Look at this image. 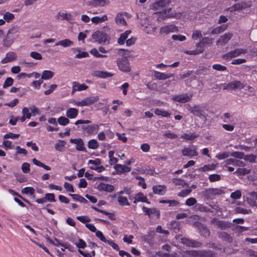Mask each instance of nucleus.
Wrapping results in <instances>:
<instances>
[{
    "label": "nucleus",
    "instance_id": "nucleus-32",
    "mask_svg": "<svg viewBox=\"0 0 257 257\" xmlns=\"http://www.w3.org/2000/svg\"><path fill=\"white\" fill-rule=\"evenodd\" d=\"M210 68V66H208V67L204 66H199L196 70V74L197 75H206L208 74Z\"/></svg>",
    "mask_w": 257,
    "mask_h": 257
},
{
    "label": "nucleus",
    "instance_id": "nucleus-39",
    "mask_svg": "<svg viewBox=\"0 0 257 257\" xmlns=\"http://www.w3.org/2000/svg\"><path fill=\"white\" fill-rule=\"evenodd\" d=\"M22 193L25 194H30V195L35 197V190L32 187H26L23 188L22 190Z\"/></svg>",
    "mask_w": 257,
    "mask_h": 257
},
{
    "label": "nucleus",
    "instance_id": "nucleus-29",
    "mask_svg": "<svg viewBox=\"0 0 257 257\" xmlns=\"http://www.w3.org/2000/svg\"><path fill=\"white\" fill-rule=\"evenodd\" d=\"M131 33V30H126L123 33H122L120 37L118 39L117 43L119 45L124 44L125 41L128 37V36Z\"/></svg>",
    "mask_w": 257,
    "mask_h": 257
},
{
    "label": "nucleus",
    "instance_id": "nucleus-43",
    "mask_svg": "<svg viewBox=\"0 0 257 257\" xmlns=\"http://www.w3.org/2000/svg\"><path fill=\"white\" fill-rule=\"evenodd\" d=\"M204 51V48H197L196 49L192 51L186 50L184 52V53L188 55H196L203 53Z\"/></svg>",
    "mask_w": 257,
    "mask_h": 257
},
{
    "label": "nucleus",
    "instance_id": "nucleus-46",
    "mask_svg": "<svg viewBox=\"0 0 257 257\" xmlns=\"http://www.w3.org/2000/svg\"><path fill=\"white\" fill-rule=\"evenodd\" d=\"M117 201L121 206H124V205H130V203L128 202L127 199L126 197L119 196L117 197Z\"/></svg>",
    "mask_w": 257,
    "mask_h": 257
},
{
    "label": "nucleus",
    "instance_id": "nucleus-25",
    "mask_svg": "<svg viewBox=\"0 0 257 257\" xmlns=\"http://www.w3.org/2000/svg\"><path fill=\"white\" fill-rule=\"evenodd\" d=\"M99 130V125L97 124H92L87 125L85 133L88 135L96 134Z\"/></svg>",
    "mask_w": 257,
    "mask_h": 257
},
{
    "label": "nucleus",
    "instance_id": "nucleus-61",
    "mask_svg": "<svg viewBox=\"0 0 257 257\" xmlns=\"http://www.w3.org/2000/svg\"><path fill=\"white\" fill-rule=\"evenodd\" d=\"M172 38L175 41H184L186 38L185 36L182 35H173Z\"/></svg>",
    "mask_w": 257,
    "mask_h": 257
},
{
    "label": "nucleus",
    "instance_id": "nucleus-47",
    "mask_svg": "<svg viewBox=\"0 0 257 257\" xmlns=\"http://www.w3.org/2000/svg\"><path fill=\"white\" fill-rule=\"evenodd\" d=\"M32 162L35 165H36L39 167H42L46 170H51V168L49 166L45 165L44 164H43L42 162H41L40 161L37 160L35 158H34L32 160Z\"/></svg>",
    "mask_w": 257,
    "mask_h": 257
},
{
    "label": "nucleus",
    "instance_id": "nucleus-22",
    "mask_svg": "<svg viewBox=\"0 0 257 257\" xmlns=\"http://www.w3.org/2000/svg\"><path fill=\"white\" fill-rule=\"evenodd\" d=\"M15 37L9 34H7L3 40V44L7 47H10L14 42Z\"/></svg>",
    "mask_w": 257,
    "mask_h": 257
},
{
    "label": "nucleus",
    "instance_id": "nucleus-58",
    "mask_svg": "<svg viewBox=\"0 0 257 257\" xmlns=\"http://www.w3.org/2000/svg\"><path fill=\"white\" fill-rule=\"evenodd\" d=\"M14 80L11 77H8L6 79L4 84L3 88H6L8 87L11 86L13 84Z\"/></svg>",
    "mask_w": 257,
    "mask_h": 257
},
{
    "label": "nucleus",
    "instance_id": "nucleus-5",
    "mask_svg": "<svg viewBox=\"0 0 257 257\" xmlns=\"http://www.w3.org/2000/svg\"><path fill=\"white\" fill-rule=\"evenodd\" d=\"M196 150V146L192 145L189 146V147H185L181 151V153L183 156L192 158L198 155V153Z\"/></svg>",
    "mask_w": 257,
    "mask_h": 257
},
{
    "label": "nucleus",
    "instance_id": "nucleus-11",
    "mask_svg": "<svg viewBox=\"0 0 257 257\" xmlns=\"http://www.w3.org/2000/svg\"><path fill=\"white\" fill-rule=\"evenodd\" d=\"M70 142L76 145V149L77 151L86 152V149L83 147V141L81 138L71 139Z\"/></svg>",
    "mask_w": 257,
    "mask_h": 257
},
{
    "label": "nucleus",
    "instance_id": "nucleus-28",
    "mask_svg": "<svg viewBox=\"0 0 257 257\" xmlns=\"http://www.w3.org/2000/svg\"><path fill=\"white\" fill-rule=\"evenodd\" d=\"M73 45V42L69 39H66L57 42L55 46H61L63 47H68Z\"/></svg>",
    "mask_w": 257,
    "mask_h": 257
},
{
    "label": "nucleus",
    "instance_id": "nucleus-49",
    "mask_svg": "<svg viewBox=\"0 0 257 257\" xmlns=\"http://www.w3.org/2000/svg\"><path fill=\"white\" fill-rule=\"evenodd\" d=\"M58 122L61 125L65 126L70 122L69 119L65 116H60L57 119Z\"/></svg>",
    "mask_w": 257,
    "mask_h": 257
},
{
    "label": "nucleus",
    "instance_id": "nucleus-1",
    "mask_svg": "<svg viewBox=\"0 0 257 257\" xmlns=\"http://www.w3.org/2000/svg\"><path fill=\"white\" fill-rule=\"evenodd\" d=\"M224 193V190L219 188H209L203 190L201 195L204 200H211L214 199L216 196L221 195Z\"/></svg>",
    "mask_w": 257,
    "mask_h": 257
},
{
    "label": "nucleus",
    "instance_id": "nucleus-33",
    "mask_svg": "<svg viewBox=\"0 0 257 257\" xmlns=\"http://www.w3.org/2000/svg\"><path fill=\"white\" fill-rule=\"evenodd\" d=\"M147 201V197L145 196L142 193H139L136 194L135 197V200L134 201V203H137L138 202H146Z\"/></svg>",
    "mask_w": 257,
    "mask_h": 257
},
{
    "label": "nucleus",
    "instance_id": "nucleus-30",
    "mask_svg": "<svg viewBox=\"0 0 257 257\" xmlns=\"http://www.w3.org/2000/svg\"><path fill=\"white\" fill-rule=\"evenodd\" d=\"M91 2L94 7H104L109 3L108 0H91Z\"/></svg>",
    "mask_w": 257,
    "mask_h": 257
},
{
    "label": "nucleus",
    "instance_id": "nucleus-18",
    "mask_svg": "<svg viewBox=\"0 0 257 257\" xmlns=\"http://www.w3.org/2000/svg\"><path fill=\"white\" fill-rule=\"evenodd\" d=\"M232 37V34L231 33H225L220 37L219 40L216 41V43L217 44L220 43L221 45L226 44L228 43Z\"/></svg>",
    "mask_w": 257,
    "mask_h": 257
},
{
    "label": "nucleus",
    "instance_id": "nucleus-2",
    "mask_svg": "<svg viewBox=\"0 0 257 257\" xmlns=\"http://www.w3.org/2000/svg\"><path fill=\"white\" fill-rule=\"evenodd\" d=\"M110 38L109 36L101 31H96L92 35V41L100 44L109 43Z\"/></svg>",
    "mask_w": 257,
    "mask_h": 257
},
{
    "label": "nucleus",
    "instance_id": "nucleus-7",
    "mask_svg": "<svg viewBox=\"0 0 257 257\" xmlns=\"http://www.w3.org/2000/svg\"><path fill=\"white\" fill-rule=\"evenodd\" d=\"M247 51L246 49H235L223 55V58L226 60L231 59L232 58L237 57L241 54H245L247 53Z\"/></svg>",
    "mask_w": 257,
    "mask_h": 257
},
{
    "label": "nucleus",
    "instance_id": "nucleus-55",
    "mask_svg": "<svg viewBox=\"0 0 257 257\" xmlns=\"http://www.w3.org/2000/svg\"><path fill=\"white\" fill-rule=\"evenodd\" d=\"M90 53L97 58H105V57H107V56L105 55H102V54H100L98 52V50L96 48L92 49L90 51Z\"/></svg>",
    "mask_w": 257,
    "mask_h": 257
},
{
    "label": "nucleus",
    "instance_id": "nucleus-14",
    "mask_svg": "<svg viewBox=\"0 0 257 257\" xmlns=\"http://www.w3.org/2000/svg\"><path fill=\"white\" fill-rule=\"evenodd\" d=\"M96 188L99 191L112 192L114 190V187L112 185L101 182L97 185Z\"/></svg>",
    "mask_w": 257,
    "mask_h": 257
},
{
    "label": "nucleus",
    "instance_id": "nucleus-6",
    "mask_svg": "<svg viewBox=\"0 0 257 257\" xmlns=\"http://www.w3.org/2000/svg\"><path fill=\"white\" fill-rule=\"evenodd\" d=\"M98 100L99 97L98 96H92L86 97L80 101L76 102L75 104L79 106H88L97 102Z\"/></svg>",
    "mask_w": 257,
    "mask_h": 257
},
{
    "label": "nucleus",
    "instance_id": "nucleus-59",
    "mask_svg": "<svg viewBox=\"0 0 257 257\" xmlns=\"http://www.w3.org/2000/svg\"><path fill=\"white\" fill-rule=\"evenodd\" d=\"M256 158V156L253 154L245 155L244 157V160L245 161H248L250 163L254 162Z\"/></svg>",
    "mask_w": 257,
    "mask_h": 257
},
{
    "label": "nucleus",
    "instance_id": "nucleus-9",
    "mask_svg": "<svg viewBox=\"0 0 257 257\" xmlns=\"http://www.w3.org/2000/svg\"><path fill=\"white\" fill-rule=\"evenodd\" d=\"M247 83L244 84L240 81H233L228 83L224 89L232 90L241 89L245 87Z\"/></svg>",
    "mask_w": 257,
    "mask_h": 257
},
{
    "label": "nucleus",
    "instance_id": "nucleus-20",
    "mask_svg": "<svg viewBox=\"0 0 257 257\" xmlns=\"http://www.w3.org/2000/svg\"><path fill=\"white\" fill-rule=\"evenodd\" d=\"M72 84V93H73L74 92L76 91H81L86 90L88 88V86L85 84L83 83L81 84L76 81L73 82Z\"/></svg>",
    "mask_w": 257,
    "mask_h": 257
},
{
    "label": "nucleus",
    "instance_id": "nucleus-16",
    "mask_svg": "<svg viewBox=\"0 0 257 257\" xmlns=\"http://www.w3.org/2000/svg\"><path fill=\"white\" fill-rule=\"evenodd\" d=\"M178 28L174 25H168L163 27L160 29V32L165 34L178 31Z\"/></svg>",
    "mask_w": 257,
    "mask_h": 257
},
{
    "label": "nucleus",
    "instance_id": "nucleus-17",
    "mask_svg": "<svg viewBox=\"0 0 257 257\" xmlns=\"http://www.w3.org/2000/svg\"><path fill=\"white\" fill-rule=\"evenodd\" d=\"M170 2V0H159L153 4V9L158 10L160 8H164Z\"/></svg>",
    "mask_w": 257,
    "mask_h": 257
},
{
    "label": "nucleus",
    "instance_id": "nucleus-13",
    "mask_svg": "<svg viewBox=\"0 0 257 257\" xmlns=\"http://www.w3.org/2000/svg\"><path fill=\"white\" fill-rule=\"evenodd\" d=\"M152 189L154 194L159 195H165L167 191V187L165 185H155L153 187Z\"/></svg>",
    "mask_w": 257,
    "mask_h": 257
},
{
    "label": "nucleus",
    "instance_id": "nucleus-48",
    "mask_svg": "<svg viewBox=\"0 0 257 257\" xmlns=\"http://www.w3.org/2000/svg\"><path fill=\"white\" fill-rule=\"evenodd\" d=\"M88 147L91 149H96L98 147V144L96 140L92 139L88 142Z\"/></svg>",
    "mask_w": 257,
    "mask_h": 257
},
{
    "label": "nucleus",
    "instance_id": "nucleus-34",
    "mask_svg": "<svg viewBox=\"0 0 257 257\" xmlns=\"http://www.w3.org/2000/svg\"><path fill=\"white\" fill-rule=\"evenodd\" d=\"M72 50L76 51L78 52V54L75 56L76 58L80 59L82 58H86L89 56V54L87 52H81L80 50V48H72Z\"/></svg>",
    "mask_w": 257,
    "mask_h": 257
},
{
    "label": "nucleus",
    "instance_id": "nucleus-15",
    "mask_svg": "<svg viewBox=\"0 0 257 257\" xmlns=\"http://www.w3.org/2000/svg\"><path fill=\"white\" fill-rule=\"evenodd\" d=\"M214 39L207 37H202L200 41L196 44L197 48H204L205 45H211L213 43Z\"/></svg>",
    "mask_w": 257,
    "mask_h": 257
},
{
    "label": "nucleus",
    "instance_id": "nucleus-42",
    "mask_svg": "<svg viewBox=\"0 0 257 257\" xmlns=\"http://www.w3.org/2000/svg\"><path fill=\"white\" fill-rule=\"evenodd\" d=\"M197 223L199 224L200 225V232L201 235L204 236H209L210 234V230L207 226L199 222H197Z\"/></svg>",
    "mask_w": 257,
    "mask_h": 257
},
{
    "label": "nucleus",
    "instance_id": "nucleus-56",
    "mask_svg": "<svg viewBox=\"0 0 257 257\" xmlns=\"http://www.w3.org/2000/svg\"><path fill=\"white\" fill-rule=\"evenodd\" d=\"M19 33V28L18 26H15V27H12L11 29H10L8 31L7 34L15 37V35Z\"/></svg>",
    "mask_w": 257,
    "mask_h": 257
},
{
    "label": "nucleus",
    "instance_id": "nucleus-31",
    "mask_svg": "<svg viewBox=\"0 0 257 257\" xmlns=\"http://www.w3.org/2000/svg\"><path fill=\"white\" fill-rule=\"evenodd\" d=\"M227 25H222L219 27H217L212 29L211 34L212 35L219 34L225 31L227 29Z\"/></svg>",
    "mask_w": 257,
    "mask_h": 257
},
{
    "label": "nucleus",
    "instance_id": "nucleus-24",
    "mask_svg": "<svg viewBox=\"0 0 257 257\" xmlns=\"http://www.w3.org/2000/svg\"><path fill=\"white\" fill-rule=\"evenodd\" d=\"M115 169L120 173H125L131 171V168L125 165L116 164L114 166Z\"/></svg>",
    "mask_w": 257,
    "mask_h": 257
},
{
    "label": "nucleus",
    "instance_id": "nucleus-4",
    "mask_svg": "<svg viewBox=\"0 0 257 257\" xmlns=\"http://www.w3.org/2000/svg\"><path fill=\"white\" fill-rule=\"evenodd\" d=\"M118 68L121 71L128 72L131 71V67L128 60L126 57L118 58L116 61Z\"/></svg>",
    "mask_w": 257,
    "mask_h": 257
},
{
    "label": "nucleus",
    "instance_id": "nucleus-63",
    "mask_svg": "<svg viewBox=\"0 0 257 257\" xmlns=\"http://www.w3.org/2000/svg\"><path fill=\"white\" fill-rule=\"evenodd\" d=\"M241 193L239 190H236L232 193L230 195V197L234 199H237L241 197Z\"/></svg>",
    "mask_w": 257,
    "mask_h": 257
},
{
    "label": "nucleus",
    "instance_id": "nucleus-36",
    "mask_svg": "<svg viewBox=\"0 0 257 257\" xmlns=\"http://www.w3.org/2000/svg\"><path fill=\"white\" fill-rule=\"evenodd\" d=\"M112 75V74L105 71H97L95 72V76L100 78H105L111 77Z\"/></svg>",
    "mask_w": 257,
    "mask_h": 257
},
{
    "label": "nucleus",
    "instance_id": "nucleus-54",
    "mask_svg": "<svg viewBox=\"0 0 257 257\" xmlns=\"http://www.w3.org/2000/svg\"><path fill=\"white\" fill-rule=\"evenodd\" d=\"M208 179L211 182H213L219 181L221 179V176L219 174H211L209 176Z\"/></svg>",
    "mask_w": 257,
    "mask_h": 257
},
{
    "label": "nucleus",
    "instance_id": "nucleus-60",
    "mask_svg": "<svg viewBox=\"0 0 257 257\" xmlns=\"http://www.w3.org/2000/svg\"><path fill=\"white\" fill-rule=\"evenodd\" d=\"M59 17H61L62 18V20H66L67 21H69L71 17V15L67 13H59L57 15L56 18L58 19Z\"/></svg>",
    "mask_w": 257,
    "mask_h": 257
},
{
    "label": "nucleus",
    "instance_id": "nucleus-3",
    "mask_svg": "<svg viewBox=\"0 0 257 257\" xmlns=\"http://www.w3.org/2000/svg\"><path fill=\"white\" fill-rule=\"evenodd\" d=\"M189 110L191 113L199 117L201 119H202L204 123L206 122L207 114L205 113V111L203 109H201L199 105H195L192 107L190 106Z\"/></svg>",
    "mask_w": 257,
    "mask_h": 257
},
{
    "label": "nucleus",
    "instance_id": "nucleus-26",
    "mask_svg": "<svg viewBox=\"0 0 257 257\" xmlns=\"http://www.w3.org/2000/svg\"><path fill=\"white\" fill-rule=\"evenodd\" d=\"M218 236L222 240L227 241L228 242H232L233 240L232 237L230 234L225 232H219L218 233Z\"/></svg>",
    "mask_w": 257,
    "mask_h": 257
},
{
    "label": "nucleus",
    "instance_id": "nucleus-40",
    "mask_svg": "<svg viewBox=\"0 0 257 257\" xmlns=\"http://www.w3.org/2000/svg\"><path fill=\"white\" fill-rule=\"evenodd\" d=\"M159 203L169 204V206H176L179 204V202L175 200H161L159 201Z\"/></svg>",
    "mask_w": 257,
    "mask_h": 257
},
{
    "label": "nucleus",
    "instance_id": "nucleus-53",
    "mask_svg": "<svg viewBox=\"0 0 257 257\" xmlns=\"http://www.w3.org/2000/svg\"><path fill=\"white\" fill-rule=\"evenodd\" d=\"M152 215H156L157 218H159L160 216V211L156 208H150L149 218L152 217Z\"/></svg>",
    "mask_w": 257,
    "mask_h": 257
},
{
    "label": "nucleus",
    "instance_id": "nucleus-21",
    "mask_svg": "<svg viewBox=\"0 0 257 257\" xmlns=\"http://www.w3.org/2000/svg\"><path fill=\"white\" fill-rule=\"evenodd\" d=\"M174 76V73H162L158 71H155L154 73V76L159 80H165L168 78H171Z\"/></svg>",
    "mask_w": 257,
    "mask_h": 257
},
{
    "label": "nucleus",
    "instance_id": "nucleus-23",
    "mask_svg": "<svg viewBox=\"0 0 257 257\" xmlns=\"http://www.w3.org/2000/svg\"><path fill=\"white\" fill-rule=\"evenodd\" d=\"M78 114V110L75 108H70L66 110V115L68 118H75Z\"/></svg>",
    "mask_w": 257,
    "mask_h": 257
},
{
    "label": "nucleus",
    "instance_id": "nucleus-51",
    "mask_svg": "<svg viewBox=\"0 0 257 257\" xmlns=\"http://www.w3.org/2000/svg\"><path fill=\"white\" fill-rule=\"evenodd\" d=\"M65 145V142L63 140H59L58 142L55 145L56 150L59 151H62Z\"/></svg>",
    "mask_w": 257,
    "mask_h": 257
},
{
    "label": "nucleus",
    "instance_id": "nucleus-50",
    "mask_svg": "<svg viewBox=\"0 0 257 257\" xmlns=\"http://www.w3.org/2000/svg\"><path fill=\"white\" fill-rule=\"evenodd\" d=\"M234 211L236 213H240V214H249V213H251V210L249 209L247 210V209H244V208L240 207H236L235 208Z\"/></svg>",
    "mask_w": 257,
    "mask_h": 257
},
{
    "label": "nucleus",
    "instance_id": "nucleus-35",
    "mask_svg": "<svg viewBox=\"0 0 257 257\" xmlns=\"http://www.w3.org/2000/svg\"><path fill=\"white\" fill-rule=\"evenodd\" d=\"M199 136V134L196 133H189V134H184L181 136V138L184 139L187 141L189 140H193L195 138H197Z\"/></svg>",
    "mask_w": 257,
    "mask_h": 257
},
{
    "label": "nucleus",
    "instance_id": "nucleus-19",
    "mask_svg": "<svg viewBox=\"0 0 257 257\" xmlns=\"http://www.w3.org/2000/svg\"><path fill=\"white\" fill-rule=\"evenodd\" d=\"M16 59V54L13 52H9L6 54V57L2 60L1 63L2 64H5Z\"/></svg>",
    "mask_w": 257,
    "mask_h": 257
},
{
    "label": "nucleus",
    "instance_id": "nucleus-57",
    "mask_svg": "<svg viewBox=\"0 0 257 257\" xmlns=\"http://www.w3.org/2000/svg\"><path fill=\"white\" fill-rule=\"evenodd\" d=\"M14 18L15 17L14 14L9 12H6L4 15V19L7 22H10L14 19Z\"/></svg>",
    "mask_w": 257,
    "mask_h": 257
},
{
    "label": "nucleus",
    "instance_id": "nucleus-8",
    "mask_svg": "<svg viewBox=\"0 0 257 257\" xmlns=\"http://www.w3.org/2000/svg\"><path fill=\"white\" fill-rule=\"evenodd\" d=\"M192 255L194 257H216L215 252L211 250H194Z\"/></svg>",
    "mask_w": 257,
    "mask_h": 257
},
{
    "label": "nucleus",
    "instance_id": "nucleus-41",
    "mask_svg": "<svg viewBox=\"0 0 257 257\" xmlns=\"http://www.w3.org/2000/svg\"><path fill=\"white\" fill-rule=\"evenodd\" d=\"M115 22L117 24L122 25H125L126 23L122 15H121V14H117L115 18Z\"/></svg>",
    "mask_w": 257,
    "mask_h": 257
},
{
    "label": "nucleus",
    "instance_id": "nucleus-12",
    "mask_svg": "<svg viewBox=\"0 0 257 257\" xmlns=\"http://www.w3.org/2000/svg\"><path fill=\"white\" fill-rule=\"evenodd\" d=\"M212 222H215V225L221 229H225L231 227V223L224 220H220L216 218H213Z\"/></svg>",
    "mask_w": 257,
    "mask_h": 257
},
{
    "label": "nucleus",
    "instance_id": "nucleus-37",
    "mask_svg": "<svg viewBox=\"0 0 257 257\" xmlns=\"http://www.w3.org/2000/svg\"><path fill=\"white\" fill-rule=\"evenodd\" d=\"M54 75V73L50 70H44L42 72L41 79L44 80L49 79L52 78Z\"/></svg>",
    "mask_w": 257,
    "mask_h": 257
},
{
    "label": "nucleus",
    "instance_id": "nucleus-62",
    "mask_svg": "<svg viewBox=\"0 0 257 257\" xmlns=\"http://www.w3.org/2000/svg\"><path fill=\"white\" fill-rule=\"evenodd\" d=\"M212 68H213V69H214L216 70L220 71H223L227 69V68L226 66H223V65H221L218 64H214L212 66Z\"/></svg>",
    "mask_w": 257,
    "mask_h": 257
},
{
    "label": "nucleus",
    "instance_id": "nucleus-45",
    "mask_svg": "<svg viewBox=\"0 0 257 257\" xmlns=\"http://www.w3.org/2000/svg\"><path fill=\"white\" fill-rule=\"evenodd\" d=\"M215 169V166L214 164L205 165L203 167L198 169V171L202 172H206L208 171L213 170Z\"/></svg>",
    "mask_w": 257,
    "mask_h": 257
},
{
    "label": "nucleus",
    "instance_id": "nucleus-52",
    "mask_svg": "<svg viewBox=\"0 0 257 257\" xmlns=\"http://www.w3.org/2000/svg\"><path fill=\"white\" fill-rule=\"evenodd\" d=\"M197 207V209L201 212H211L212 213L213 211L209 209L208 207L204 206L202 204H197L196 205Z\"/></svg>",
    "mask_w": 257,
    "mask_h": 257
},
{
    "label": "nucleus",
    "instance_id": "nucleus-10",
    "mask_svg": "<svg viewBox=\"0 0 257 257\" xmlns=\"http://www.w3.org/2000/svg\"><path fill=\"white\" fill-rule=\"evenodd\" d=\"M193 97L192 94H182L174 97V100L180 103H186L190 101Z\"/></svg>",
    "mask_w": 257,
    "mask_h": 257
},
{
    "label": "nucleus",
    "instance_id": "nucleus-64",
    "mask_svg": "<svg viewBox=\"0 0 257 257\" xmlns=\"http://www.w3.org/2000/svg\"><path fill=\"white\" fill-rule=\"evenodd\" d=\"M30 56L31 57H32L33 58H34L36 60H40L42 59V55L40 53H39L36 51L32 52L30 53Z\"/></svg>",
    "mask_w": 257,
    "mask_h": 257
},
{
    "label": "nucleus",
    "instance_id": "nucleus-27",
    "mask_svg": "<svg viewBox=\"0 0 257 257\" xmlns=\"http://www.w3.org/2000/svg\"><path fill=\"white\" fill-rule=\"evenodd\" d=\"M225 163L226 165H233L236 166H243L244 163L242 161L236 160L235 159H228L225 160Z\"/></svg>",
    "mask_w": 257,
    "mask_h": 257
},
{
    "label": "nucleus",
    "instance_id": "nucleus-44",
    "mask_svg": "<svg viewBox=\"0 0 257 257\" xmlns=\"http://www.w3.org/2000/svg\"><path fill=\"white\" fill-rule=\"evenodd\" d=\"M155 113L157 115H161L162 116L166 117H169L170 116V113L168 111L162 110L159 108L156 109Z\"/></svg>",
    "mask_w": 257,
    "mask_h": 257
},
{
    "label": "nucleus",
    "instance_id": "nucleus-38",
    "mask_svg": "<svg viewBox=\"0 0 257 257\" xmlns=\"http://www.w3.org/2000/svg\"><path fill=\"white\" fill-rule=\"evenodd\" d=\"M107 20V17L106 15H104L102 17L98 16L94 17L91 19V21L94 24H98Z\"/></svg>",
    "mask_w": 257,
    "mask_h": 257
}]
</instances>
